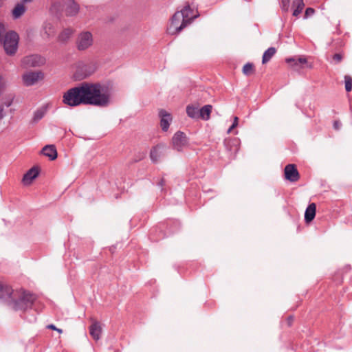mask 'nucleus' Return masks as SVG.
I'll list each match as a JSON object with an SVG mask.
<instances>
[{
	"label": "nucleus",
	"instance_id": "nucleus-1",
	"mask_svg": "<svg viewBox=\"0 0 352 352\" xmlns=\"http://www.w3.org/2000/svg\"><path fill=\"white\" fill-rule=\"evenodd\" d=\"M63 102L70 107L82 104L107 107L110 104L109 86L100 82H82L63 94Z\"/></svg>",
	"mask_w": 352,
	"mask_h": 352
},
{
	"label": "nucleus",
	"instance_id": "nucleus-2",
	"mask_svg": "<svg viewBox=\"0 0 352 352\" xmlns=\"http://www.w3.org/2000/svg\"><path fill=\"white\" fill-rule=\"evenodd\" d=\"M19 36L14 30L6 31L3 22H0V45L3 47L6 55H15L19 47Z\"/></svg>",
	"mask_w": 352,
	"mask_h": 352
},
{
	"label": "nucleus",
	"instance_id": "nucleus-3",
	"mask_svg": "<svg viewBox=\"0 0 352 352\" xmlns=\"http://www.w3.org/2000/svg\"><path fill=\"white\" fill-rule=\"evenodd\" d=\"M181 228V223L177 219H167L160 223L150 231V239L157 241L168 237L178 232Z\"/></svg>",
	"mask_w": 352,
	"mask_h": 352
},
{
	"label": "nucleus",
	"instance_id": "nucleus-4",
	"mask_svg": "<svg viewBox=\"0 0 352 352\" xmlns=\"http://www.w3.org/2000/svg\"><path fill=\"white\" fill-rule=\"evenodd\" d=\"M36 300V296L33 293L23 289L21 292H16L13 299L9 303L8 307L15 311H26L32 309L33 305Z\"/></svg>",
	"mask_w": 352,
	"mask_h": 352
},
{
	"label": "nucleus",
	"instance_id": "nucleus-5",
	"mask_svg": "<svg viewBox=\"0 0 352 352\" xmlns=\"http://www.w3.org/2000/svg\"><path fill=\"white\" fill-rule=\"evenodd\" d=\"M170 21V22L167 28V32L171 35L179 34L188 25L187 21L183 20L182 14L179 11L174 13Z\"/></svg>",
	"mask_w": 352,
	"mask_h": 352
},
{
	"label": "nucleus",
	"instance_id": "nucleus-6",
	"mask_svg": "<svg viewBox=\"0 0 352 352\" xmlns=\"http://www.w3.org/2000/svg\"><path fill=\"white\" fill-rule=\"evenodd\" d=\"M171 142L173 148L178 152H182L184 149L188 147L190 144L189 138L187 137L186 134L182 131H177L173 135Z\"/></svg>",
	"mask_w": 352,
	"mask_h": 352
},
{
	"label": "nucleus",
	"instance_id": "nucleus-7",
	"mask_svg": "<svg viewBox=\"0 0 352 352\" xmlns=\"http://www.w3.org/2000/svg\"><path fill=\"white\" fill-rule=\"evenodd\" d=\"M95 72V67L91 64L79 63L74 74L76 80H82L90 76Z\"/></svg>",
	"mask_w": 352,
	"mask_h": 352
},
{
	"label": "nucleus",
	"instance_id": "nucleus-8",
	"mask_svg": "<svg viewBox=\"0 0 352 352\" xmlns=\"http://www.w3.org/2000/svg\"><path fill=\"white\" fill-rule=\"evenodd\" d=\"M45 58L38 54L26 56L21 60V64L24 67H36L43 65Z\"/></svg>",
	"mask_w": 352,
	"mask_h": 352
},
{
	"label": "nucleus",
	"instance_id": "nucleus-9",
	"mask_svg": "<svg viewBox=\"0 0 352 352\" xmlns=\"http://www.w3.org/2000/svg\"><path fill=\"white\" fill-rule=\"evenodd\" d=\"M168 150V147L164 143H159L153 146L149 155L151 162L154 164L157 163L161 157L165 156Z\"/></svg>",
	"mask_w": 352,
	"mask_h": 352
},
{
	"label": "nucleus",
	"instance_id": "nucleus-10",
	"mask_svg": "<svg viewBox=\"0 0 352 352\" xmlns=\"http://www.w3.org/2000/svg\"><path fill=\"white\" fill-rule=\"evenodd\" d=\"M15 294L16 292L10 286L0 283V300L8 307Z\"/></svg>",
	"mask_w": 352,
	"mask_h": 352
},
{
	"label": "nucleus",
	"instance_id": "nucleus-11",
	"mask_svg": "<svg viewBox=\"0 0 352 352\" xmlns=\"http://www.w3.org/2000/svg\"><path fill=\"white\" fill-rule=\"evenodd\" d=\"M92 43V34L89 32H82L79 34L76 42L77 48L80 51H83L91 46Z\"/></svg>",
	"mask_w": 352,
	"mask_h": 352
},
{
	"label": "nucleus",
	"instance_id": "nucleus-12",
	"mask_svg": "<svg viewBox=\"0 0 352 352\" xmlns=\"http://www.w3.org/2000/svg\"><path fill=\"white\" fill-rule=\"evenodd\" d=\"M226 150L229 153L230 158H234L239 149V140L238 138H226L223 141Z\"/></svg>",
	"mask_w": 352,
	"mask_h": 352
},
{
	"label": "nucleus",
	"instance_id": "nucleus-13",
	"mask_svg": "<svg viewBox=\"0 0 352 352\" xmlns=\"http://www.w3.org/2000/svg\"><path fill=\"white\" fill-rule=\"evenodd\" d=\"M23 84L27 86L34 85L39 79L43 78L42 72H30L23 75Z\"/></svg>",
	"mask_w": 352,
	"mask_h": 352
},
{
	"label": "nucleus",
	"instance_id": "nucleus-14",
	"mask_svg": "<svg viewBox=\"0 0 352 352\" xmlns=\"http://www.w3.org/2000/svg\"><path fill=\"white\" fill-rule=\"evenodd\" d=\"M285 178L291 182H296L300 178V174L296 164H289L285 167Z\"/></svg>",
	"mask_w": 352,
	"mask_h": 352
},
{
	"label": "nucleus",
	"instance_id": "nucleus-15",
	"mask_svg": "<svg viewBox=\"0 0 352 352\" xmlns=\"http://www.w3.org/2000/svg\"><path fill=\"white\" fill-rule=\"evenodd\" d=\"M285 62L294 69L298 70L303 68V65L306 64L307 60L303 56H292L286 58Z\"/></svg>",
	"mask_w": 352,
	"mask_h": 352
},
{
	"label": "nucleus",
	"instance_id": "nucleus-16",
	"mask_svg": "<svg viewBox=\"0 0 352 352\" xmlns=\"http://www.w3.org/2000/svg\"><path fill=\"white\" fill-rule=\"evenodd\" d=\"M158 115L160 118V126L162 127V130L166 132L170 126V122L172 121V116L170 113L162 109H160Z\"/></svg>",
	"mask_w": 352,
	"mask_h": 352
},
{
	"label": "nucleus",
	"instance_id": "nucleus-17",
	"mask_svg": "<svg viewBox=\"0 0 352 352\" xmlns=\"http://www.w3.org/2000/svg\"><path fill=\"white\" fill-rule=\"evenodd\" d=\"M40 168L33 166L29 169L23 177V182L25 185H30L39 175Z\"/></svg>",
	"mask_w": 352,
	"mask_h": 352
},
{
	"label": "nucleus",
	"instance_id": "nucleus-18",
	"mask_svg": "<svg viewBox=\"0 0 352 352\" xmlns=\"http://www.w3.org/2000/svg\"><path fill=\"white\" fill-rule=\"evenodd\" d=\"M65 7V14L67 16H73L76 15L79 12V5L74 0H64Z\"/></svg>",
	"mask_w": 352,
	"mask_h": 352
},
{
	"label": "nucleus",
	"instance_id": "nucleus-19",
	"mask_svg": "<svg viewBox=\"0 0 352 352\" xmlns=\"http://www.w3.org/2000/svg\"><path fill=\"white\" fill-rule=\"evenodd\" d=\"M181 14L183 16V20L187 21V24L190 23L195 19H196L199 14H194V10L190 5H186L184 7V8L180 11Z\"/></svg>",
	"mask_w": 352,
	"mask_h": 352
},
{
	"label": "nucleus",
	"instance_id": "nucleus-20",
	"mask_svg": "<svg viewBox=\"0 0 352 352\" xmlns=\"http://www.w3.org/2000/svg\"><path fill=\"white\" fill-rule=\"evenodd\" d=\"M41 153L49 157L51 161H53L57 158L58 153L56 146L54 144L45 145L41 150Z\"/></svg>",
	"mask_w": 352,
	"mask_h": 352
},
{
	"label": "nucleus",
	"instance_id": "nucleus-21",
	"mask_svg": "<svg viewBox=\"0 0 352 352\" xmlns=\"http://www.w3.org/2000/svg\"><path fill=\"white\" fill-rule=\"evenodd\" d=\"M316 205L315 203L310 204L305 210V221L306 223H311L316 217Z\"/></svg>",
	"mask_w": 352,
	"mask_h": 352
},
{
	"label": "nucleus",
	"instance_id": "nucleus-22",
	"mask_svg": "<svg viewBox=\"0 0 352 352\" xmlns=\"http://www.w3.org/2000/svg\"><path fill=\"white\" fill-rule=\"evenodd\" d=\"M47 110V106H42L37 109L34 112L30 124L34 125L38 123L46 114Z\"/></svg>",
	"mask_w": 352,
	"mask_h": 352
},
{
	"label": "nucleus",
	"instance_id": "nucleus-23",
	"mask_svg": "<svg viewBox=\"0 0 352 352\" xmlns=\"http://www.w3.org/2000/svg\"><path fill=\"white\" fill-rule=\"evenodd\" d=\"M101 331V327L98 322H94L89 327V333L96 340H98L100 339Z\"/></svg>",
	"mask_w": 352,
	"mask_h": 352
},
{
	"label": "nucleus",
	"instance_id": "nucleus-24",
	"mask_svg": "<svg viewBox=\"0 0 352 352\" xmlns=\"http://www.w3.org/2000/svg\"><path fill=\"white\" fill-rule=\"evenodd\" d=\"M212 107L210 104H206L199 109V119L201 118L203 120H208L210 118V113L212 111Z\"/></svg>",
	"mask_w": 352,
	"mask_h": 352
},
{
	"label": "nucleus",
	"instance_id": "nucleus-25",
	"mask_svg": "<svg viewBox=\"0 0 352 352\" xmlns=\"http://www.w3.org/2000/svg\"><path fill=\"white\" fill-rule=\"evenodd\" d=\"M292 7L294 8L292 15L294 16H298L302 12L305 7L303 0H294Z\"/></svg>",
	"mask_w": 352,
	"mask_h": 352
},
{
	"label": "nucleus",
	"instance_id": "nucleus-26",
	"mask_svg": "<svg viewBox=\"0 0 352 352\" xmlns=\"http://www.w3.org/2000/svg\"><path fill=\"white\" fill-rule=\"evenodd\" d=\"M25 7L22 3H17L12 11V16L16 19L21 17L25 12Z\"/></svg>",
	"mask_w": 352,
	"mask_h": 352
},
{
	"label": "nucleus",
	"instance_id": "nucleus-27",
	"mask_svg": "<svg viewBox=\"0 0 352 352\" xmlns=\"http://www.w3.org/2000/svg\"><path fill=\"white\" fill-rule=\"evenodd\" d=\"M276 52V49L274 47L267 48L263 54L262 63L265 64L269 62Z\"/></svg>",
	"mask_w": 352,
	"mask_h": 352
},
{
	"label": "nucleus",
	"instance_id": "nucleus-28",
	"mask_svg": "<svg viewBox=\"0 0 352 352\" xmlns=\"http://www.w3.org/2000/svg\"><path fill=\"white\" fill-rule=\"evenodd\" d=\"M199 109H198V107H195L192 104H188L186 107V113L188 116L192 119H199Z\"/></svg>",
	"mask_w": 352,
	"mask_h": 352
},
{
	"label": "nucleus",
	"instance_id": "nucleus-29",
	"mask_svg": "<svg viewBox=\"0 0 352 352\" xmlns=\"http://www.w3.org/2000/svg\"><path fill=\"white\" fill-rule=\"evenodd\" d=\"M72 33H73V31L70 28H66V29L63 30L59 34V35L58 36V41L63 43H66L70 38Z\"/></svg>",
	"mask_w": 352,
	"mask_h": 352
},
{
	"label": "nucleus",
	"instance_id": "nucleus-30",
	"mask_svg": "<svg viewBox=\"0 0 352 352\" xmlns=\"http://www.w3.org/2000/svg\"><path fill=\"white\" fill-rule=\"evenodd\" d=\"M243 73L245 76H250L254 72V64L247 63L243 67Z\"/></svg>",
	"mask_w": 352,
	"mask_h": 352
},
{
	"label": "nucleus",
	"instance_id": "nucleus-31",
	"mask_svg": "<svg viewBox=\"0 0 352 352\" xmlns=\"http://www.w3.org/2000/svg\"><path fill=\"white\" fill-rule=\"evenodd\" d=\"M345 90L346 92H350L352 90V78L350 76L346 75L344 76Z\"/></svg>",
	"mask_w": 352,
	"mask_h": 352
},
{
	"label": "nucleus",
	"instance_id": "nucleus-32",
	"mask_svg": "<svg viewBox=\"0 0 352 352\" xmlns=\"http://www.w3.org/2000/svg\"><path fill=\"white\" fill-rule=\"evenodd\" d=\"M290 0H281L280 6L283 12H287L289 10Z\"/></svg>",
	"mask_w": 352,
	"mask_h": 352
},
{
	"label": "nucleus",
	"instance_id": "nucleus-33",
	"mask_svg": "<svg viewBox=\"0 0 352 352\" xmlns=\"http://www.w3.org/2000/svg\"><path fill=\"white\" fill-rule=\"evenodd\" d=\"M315 13V10L313 8H307L304 14V19H307Z\"/></svg>",
	"mask_w": 352,
	"mask_h": 352
},
{
	"label": "nucleus",
	"instance_id": "nucleus-34",
	"mask_svg": "<svg viewBox=\"0 0 352 352\" xmlns=\"http://www.w3.org/2000/svg\"><path fill=\"white\" fill-rule=\"evenodd\" d=\"M343 56L340 53H336L333 56V60L335 62V64H338L342 61Z\"/></svg>",
	"mask_w": 352,
	"mask_h": 352
},
{
	"label": "nucleus",
	"instance_id": "nucleus-35",
	"mask_svg": "<svg viewBox=\"0 0 352 352\" xmlns=\"http://www.w3.org/2000/svg\"><path fill=\"white\" fill-rule=\"evenodd\" d=\"M46 328L47 329L56 331H57L59 333H63V329L57 328L54 324H50L47 325Z\"/></svg>",
	"mask_w": 352,
	"mask_h": 352
},
{
	"label": "nucleus",
	"instance_id": "nucleus-36",
	"mask_svg": "<svg viewBox=\"0 0 352 352\" xmlns=\"http://www.w3.org/2000/svg\"><path fill=\"white\" fill-rule=\"evenodd\" d=\"M5 88V84L3 82V77L0 75V96L3 94Z\"/></svg>",
	"mask_w": 352,
	"mask_h": 352
},
{
	"label": "nucleus",
	"instance_id": "nucleus-37",
	"mask_svg": "<svg viewBox=\"0 0 352 352\" xmlns=\"http://www.w3.org/2000/svg\"><path fill=\"white\" fill-rule=\"evenodd\" d=\"M340 126H341V123H340V121L336 120V121L333 122V128L336 130L340 129Z\"/></svg>",
	"mask_w": 352,
	"mask_h": 352
},
{
	"label": "nucleus",
	"instance_id": "nucleus-38",
	"mask_svg": "<svg viewBox=\"0 0 352 352\" xmlns=\"http://www.w3.org/2000/svg\"><path fill=\"white\" fill-rule=\"evenodd\" d=\"M165 179L162 178L157 184V186L162 188L165 185Z\"/></svg>",
	"mask_w": 352,
	"mask_h": 352
},
{
	"label": "nucleus",
	"instance_id": "nucleus-39",
	"mask_svg": "<svg viewBox=\"0 0 352 352\" xmlns=\"http://www.w3.org/2000/svg\"><path fill=\"white\" fill-rule=\"evenodd\" d=\"M12 100H13V98H12V99H11V100H10L5 101V102H3V104H2L1 105H3V107H4V106H6V107H10V106H11V105H12Z\"/></svg>",
	"mask_w": 352,
	"mask_h": 352
},
{
	"label": "nucleus",
	"instance_id": "nucleus-40",
	"mask_svg": "<svg viewBox=\"0 0 352 352\" xmlns=\"http://www.w3.org/2000/svg\"><path fill=\"white\" fill-rule=\"evenodd\" d=\"M4 108L3 105H0V120L4 117Z\"/></svg>",
	"mask_w": 352,
	"mask_h": 352
},
{
	"label": "nucleus",
	"instance_id": "nucleus-41",
	"mask_svg": "<svg viewBox=\"0 0 352 352\" xmlns=\"http://www.w3.org/2000/svg\"><path fill=\"white\" fill-rule=\"evenodd\" d=\"M238 122H239V118H238V117L235 116L234 118V120H233V122L232 124V127H236V126L238 125Z\"/></svg>",
	"mask_w": 352,
	"mask_h": 352
},
{
	"label": "nucleus",
	"instance_id": "nucleus-42",
	"mask_svg": "<svg viewBox=\"0 0 352 352\" xmlns=\"http://www.w3.org/2000/svg\"><path fill=\"white\" fill-rule=\"evenodd\" d=\"M293 320H294V317L292 316H289L287 317V322H288L289 326L292 325V322Z\"/></svg>",
	"mask_w": 352,
	"mask_h": 352
},
{
	"label": "nucleus",
	"instance_id": "nucleus-43",
	"mask_svg": "<svg viewBox=\"0 0 352 352\" xmlns=\"http://www.w3.org/2000/svg\"><path fill=\"white\" fill-rule=\"evenodd\" d=\"M144 156H140L138 158H135L134 160H133V161L131 162V163H135V162H138L139 161H140L142 159H143Z\"/></svg>",
	"mask_w": 352,
	"mask_h": 352
},
{
	"label": "nucleus",
	"instance_id": "nucleus-44",
	"mask_svg": "<svg viewBox=\"0 0 352 352\" xmlns=\"http://www.w3.org/2000/svg\"><path fill=\"white\" fill-rule=\"evenodd\" d=\"M350 269H351L350 265H346V266L344 267L343 270H344L345 272H348L349 270H350Z\"/></svg>",
	"mask_w": 352,
	"mask_h": 352
},
{
	"label": "nucleus",
	"instance_id": "nucleus-45",
	"mask_svg": "<svg viewBox=\"0 0 352 352\" xmlns=\"http://www.w3.org/2000/svg\"><path fill=\"white\" fill-rule=\"evenodd\" d=\"M234 128H235V127H232V125H231V126L229 127V129H228V133H230V132H231V131H232L233 129H234Z\"/></svg>",
	"mask_w": 352,
	"mask_h": 352
},
{
	"label": "nucleus",
	"instance_id": "nucleus-46",
	"mask_svg": "<svg viewBox=\"0 0 352 352\" xmlns=\"http://www.w3.org/2000/svg\"><path fill=\"white\" fill-rule=\"evenodd\" d=\"M58 4H59V3L56 2V3H53L52 6L56 7V6H58Z\"/></svg>",
	"mask_w": 352,
	"mask_h": 352
}]
</instances>
